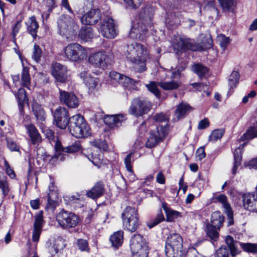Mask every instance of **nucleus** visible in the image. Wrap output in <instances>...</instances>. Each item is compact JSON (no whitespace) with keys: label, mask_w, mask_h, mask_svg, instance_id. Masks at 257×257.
Here are the masks:
<instances>
[{"label":"nucleus","mask_w":257,"mask_h":257,"mask_svg":"<svg viewBox=\"0 0 257 257\" xmlns=\"http://www.w3.org/2000/svg\"><path fill=\"white\" fill-rule=\"evenodd\" d=\"M126 58L133 63V68L138 72L146 70V59L148 52L142 44L133 43L127 46L125 52Z\"/></svg>","instance_id":"nucleus-1"},{"label":"nucleus","mask_w":257,"mask_h":257,"mask_svg":"<svg viewBox=\"0 0 257 257\" xmlns=\"http://www.w3.org/2000/svg\"><path fill=\"white\" fill-rule=\"evenodd\" d=\"M69 129L70 134L76 138H86L91 135L89 126L79 114L70 118Z\"/></svg>","instance_id":"nucleus-2"},{"label":"nucleus","mask_w":257,"mask_h":257,"mask_svg":"<svg viewBox=\"0 0 257 257\" xmlns=\"http://www.w3.org/2000/svg\"><path fill=\"white\" fill-rule=\"evenodd\" d=\"M212 46V41L210 36L204 38L201 41V44L194 43L190 39L180 38L174 48L180 50H190L193 51H204L210 49Z\"/></svg>","instance_id":"nucleus-3"},{"label":"nucleus","mask_w":257,"mask_h":257,"mask_svg":"<svg viewBox=\"0 0 257 257\" xmlns=\"http://www.w3.org/2000/svg\"><path fill=\"white\" fill-rule=\"evenodd\" d=\"M58 27L60 34L70 39H72L78 28L74 19L67 15H63L60 17L58 20Z\"/></svg>","instance_id":"nucleus-4"},{"label":"nucleus","mask_w":257,"mask_h":257,"mask_svg":"<svg viewBox=\"0 0 257 257\" xmlns=\"http://www.w3.org/2000/svg\"><path fill=\"white\" fill-rule=\"evenodd\" d=\"M121 216L124 228L131 232H135L140 225L137 209L134 207L127 206Z\"/></svg>","instance_id":"nucleus-5"},{"label":"nucleus","mask_w":257,"mask_h":257,"mask_svg":"<svg viewBox=\"0 0 257 257\" xmlns=\"http://www.w3.org/2000/svg\"><path fill=\"white\" fill-rule=\"evenodd\" d=\"M130 248L133 257H147L148 246L143 236L134 235L130 241Z\"/></svg>","instance_id":"nucleus-6"},{"label":"nucleus","mask_w":257,"mask_h":257,"mask_svg":"<svg viewBox=\"0 0 257 257\" xmlns=\"http://www.w3.org/2000/svg\"><path fill=\"white\" fill-rule=\"evenodd\" d=\"M65 56L69 60L77 62L87 57L86 49L77 43H71L64 49Z\"/></svg>","instance_id":"nucleus-7"},{"label":"nucleus","mask_w":257,"mask_h":257,"mask_svg":"<svg viewBox=\"0 0 257 257\" xmlns=\"http://www.w3.org/2000/svg\"><path fill=\"white\" fill-rule=\"evenodd\" d=\"M183 239L178 234L173 233L167 238L165 246V253L167 257H175L182 248Z\"/></svg>","instance_id":"nucleus-8"},{"label":"nucleus","mask_w":257,"mask_h":257,"mask_svg":"<svg viewBox=\"0 0 257 257\" xmlns=\"http://www.w3.org/2000/svg\"><path fill=\"white\" fill-rule=\"evenodd\" d=\"M152 107V104L148 99L136 98L132 100L129 112L136 116H140L147 114Z\"/></svg>","instance_id":"nucleus-9"},{"label":"nucleus","mask_w":257,"mask_h":257,"mask_svg":"<svg viewBox=\"0 0 257 257\" xmlns=\"http://www.w3.org/2000/svg\"><path fill=\"white\" fill-rule=\"evenodd\" d=\"M56 219L60 225L66 228L76 226L79 221V217L77 215L66 211L59 212Z\"/></svg>","instance_id":"nucleus-10"},{"label":"nucleus","mask_w":257,"mask_h":257,"mask_svg":"<svg viewBox=\"0 0 257 257\" xmlns=\"http://www.w3.org/2000/svg\"><path fill=\"white\" fill-rule=\"evenodd\" d=\"M54 120L55 124L61 129H65L67 126L70 118L67 110L63 107H59L54 111Z\"/></svg>","instance_id":"nucleus-11"},{"label":"nucleus","mask_w":257,"mask_h":257,"mask_svg":"<svg viewBox=\"0 0 257 257\" xmlns=\"http://www.w3.org/2000/svg\"><path fill=\"white\" fill-rule=\"evenodd\" d=\"M109 77L112 80L130 89H136L139 83V81H135L132 78L115 71H111L109 73Z\"/></svg>","instance_id":"nucleus-12"},{"label":"nucleus","mask_w":257,"mask_h":257,"mask_svg":"<svg viewBox=\"0 0 257 257\" xmlns=\"http://www.w3.org/2000/svg\"><path fill=\"white\" fill-rule=\"evenodd\" d=\"M99 30L101 35L107 39H113L117 35V32L112 18L104 19L101 23Z\"/></svg>","instance_id":"nucleus-13"},{"label":"nucleus","mask_w":257,"mask_h":257,"mask_svg":"<svg viewBox=\"0 0 257 257\" xmlns=\"http://www.w3.org/2000/svg\"><path fill=\"white\" fill-rule=\"evenodd\" d=\"M170 74H171V81H161L158 83V85L165 90L176 89L181 84V82L178 80L180 77V73L179 71L174 72L169 71L167 75Z\"/></svg>","instance_id":"nucleus-14"},{"label":"nucleus","mask_w":257,"mask_h":257,"mask_svg":"<svg viewBox=\"0 0 257 257\" xmlns=\"http://www.w3.org/2000/svg\"><path fill=\"white\" fill-rule=\"evenodd\" d=\"M149 27L137 21L133 23L129 37L133 39L143 40Z\"/></svg>","instance_id":"nucleus-15"},{"label":"nucleus","mask_w":257,"mask_h":257,"mask_svg":"<svg viewBox=\"0 0 257 257\" xmlns=\"http://www.w3.org/2000/svg\"><path fill=\"white\" fill-rule=\"evenodd\" d=\"M165 133L162 127H157L155 131L151 132L146 143L147 148H152L155 147L165 137Z\"/></svg>","instance_id":"nucleus-16"},{"label":"nucleus","mask_w":257,"mask_h":257,"mask_svg":"<svg viewBox=\"0 0 257 257\" xmlns=\"http://www.w3.org/2000/svg\"><path fill=\"white\" fill-rule=\"evenodd\" d=\"M89 62L94 67L104 69L108 63L107 56L103 52H98L90 55Z\"/></svg>","instance_id":"nucleus-17"},{"label":"nucleus","mask_w":257,"mask_h":257,"mask_svg":"<svg viewBox=\"0 0 257 257\" xmlns=\"http://www.w3.org/2000/svg\"><path fill=\"white\" fill-rule=\"evenodd\" d=\"M92 145L98 149L96 152L91 153V157H88V159L95 165L97 166L101 163L103 160V157L100 153V149H105L106 145L105 142L101 140H95L92 142Z\"/></svg>","instance_id":"nucleus-18"},{"label":"nucleus","mask_w":257,"mask_h":257,"mask_svg":"<svg viewBox=\"0 0 257 257\" xmlns=\"http://www.w3.org/2000/svg\"><path fill=\"white\" fill-rule=\"evenodd\" d=\"M59 98L61 102L70 108H76L79 105V100L76 96L64 90H59Z\"/></svg>","instance_id":"nucleus-19"},{"label":"nucleus","mask_w":257,"mask_h":257,"mask_svg":"<svg viewBox=\"0 0 257 257\" xmlns=\"http://www.w3.org/2000/svg\"><path fill=\"white\" fill-rule=\"evenodd\" d=\"M52 74L57 81L64 82L67 78V68L59 63H55L52 65Z\"/></svg>","instance_id":"nucleus-20"},{"label":"nucleus","mask_w":257,"mask_h":257,"mask_svg":"<svg viewBox=\"0 0 257 257\" xmlns=\"http://www.w3.org/2000/svg\"><path fill=\"white\" fill-rule=\"evenodd\" d=\"M43 214V211H40L35 216L32 235V239L34 242H38L39 241L42 232V226L44 223Z\"/></svg>","instance_id":"nucleus-21"},{"label":"nucleus","mask_w":257,"mask_h":257,"mask_svg":"<svg viewBox=\"0 0 257 257\" xmlns=\"http://www.w3.org/2000/svg\"><path fill=\"white\" fill-rule=\"evenodd\" d=\"M101 18L99 10H91L84 14L81 19V22L84 25H94L96 24Z\"/></svg>","instance_id":"nucleus-22"},{"label":"nucleus","mask_w":257,"mask_h":257,"mask_svg":"<svg viewBox=\"0 0 257 257\" xmlns=\"http://www.w3.org/2000/svg\"><path fill=\"white\" fill-rule=\"evenodd\" d=\"M212 200L214 202H218L222 204L224 211L229 219V224H231L230 222L231 221H232L233 212L231 209L230 204L227 201V197L225 195L221 194L217 196H214Z\"/></svg>","instance_id":"nucleus-23"},{"label":"nucleus","mask_w":257,"mask_h":257,"mask_svg":"<svg viewBox=\"0 0 257 257\" xmlns=\"http://www.w3.org/2000/svg\"><path fill=\"white\" fill-rule=\"evenodd\" d=\"M154 12L153 8L149 6H145L141 11L138 21L143 24H146V25L150 28L151 20L154 15Z\"/></svg>","instance_id":"nucleus-24"},{"label":"nucleus","mask_w":257,"mask_h":257,"mask_svg":"<svg viewBox=\"0 0 257 257\" xmlns=\"http://www.w3.org/2000/svg\"><path fill=\"white\" fill-rule=\"evenodd\" d=\"M25 127L32 144L34 145H38L41 142V137L36 127L32 124H26Z\"/></svg>","instance_id":"nucleus-25"},{"label":"nucleus","mask_w":257,"mask_h":257,"mask_svg":"<svg viewBox=\"0 0 257 257\" xmlns=\"http://www.w3.org/2000/svg\"><path fill=\"white\" fill-rule=\"evenodd\" d=\"M191 109V107L188 104L184 102L180 103L175 110L174 120L177 121L184 118Z\"/></svg>","instance_id":"nucleus-26"},{"label":"nucleus","mask_w":257,"mask_h":257,"mask_svg":"<svg viewBox=\"0 0 257 257\" xmlns=\"http://www.w3.org/2000/svg\"><path fill=\"white\" fill-rule=\"evenodd\" d=\"M80 77L91 91H93L98 85L97 79L91 77L87 71H82L80 73Z\"/></svg>","instance_id":"nucleus-27"},{"label":"nucleus","mask_w":257,"mask_h":257,"mask_svg":"<svg viewBox=\"0 0 257 257\" xmlns=\"http://www.w3.org/2000/svg\"><path fill=\"white\" fill-rule=\"evenodd\" d=\"M125 119V116L122 114L108 115L105 117L104 121L105 123L110 127L118 126L121 122Z\"/></svg>","instance_id":"nucleus-28"},{"label":"nucleus","mask_w":257,"mask_h":257,"mask_svg":"<svg viewBox=\"0 0 257 257\" xmlns=\"http://www.w3.org/2000/svg\"><path fill=\"white\" fill-rule=\"evenodd\" d=\"M162 207L166 213V219L168 222L173 221L175 219L181 216L180 212L173 210L169 207L168 204L165 202H162Z\"/></svg>","instance_id":"nucleus-29"},{"label":"nucleus","mask_w":257,"mask_h":257,"mask_svg":"<svg viewBox=\"0 0 257 257\" xmlns=\"http://www.w3.org/2000/svg\"><path fill=\"white\" fill-rule=\"evenodd\" d=\"M26 25L27 26V30L30 35L34 39H35L37 35V30L39 28V25L36 18L34 16L30 17L27 22H26Z\"/></svg>","instance_id":"nucleus-30"},{"label":"nucleus","mask_w":257,"mask_h":257,"mask_svg":"<svg viewBox=\"0 0 257 257\" xmlns=\"http://www.w3.org/2000/svg\"><path fill=\"white\" fill-rule=\"evenodd\" d=\"M104 191V186L100 182L97 183L94 186L87 192L88 197L96 199L101 196Z\"/></svg>","instance_id":"nucleus-31"},{"label":"nucleus","mask_w":257,"mask_h":257,"mask_svg":"<svg viewBox=\"0 0 257 257\" xmlns=\"http://www.w3.org/2000/svg\"><path fill=\"white\" fill-rule=\"evenodd\" d=\"M243 145H240L239 147L235 150L234 154V163L233 167L232 169V172L233 175H235L238 166L240 165V161L242 159V149Z\"/></svg>","instance_id":"nucleus-32"},{"label":"nucleus","mask_w":257,"mask_h":257,"mask_svg":"<svg viewBox=\"0 0 257 257\" xmlns=\"http://www.w3.org/2000/svg\"><path fill=\"white\" fill-rule=\"evenodd\" d=\"M10 190L9 184L5 174L0 172V191L3 196L8 195Z\"/></svg>","instance_id":"nucleus-33"},{"label":"nucleus","mask_w":257,"mask_h":257,"mask_svg":"<svg viewBox=\"0 0 257 257\" xmlns=\"http://www.w3.org/2000/svg\"><path fill=\"white\" fill-rule=\"evenodd\" d=\"M225 242L229 248L230 253L232 256H234L239 253V250L237 247L238 242L235 241L233 237L229 235L227 236L225 239Z\"/></svg>","instance_id":"nucleus-34"},{"label":"nucleus","mask_w":257,"mask_h":257,"mask_svg":"<svg viewBox=\"0 0 257 257\" xmlns=\"http://www.w3.org/2000/svg\"><path fill=\"white\" fill-rule=\"evenodd\" d=\"M224 221V217L221 214L220 212L215 211L212 213L211 215V225L210 226L219 229L222 226Z\"/></svg>","instance_id":"nucleus-35"},{"label":"nucleus","mask_w":257,"mask_h":257,"mask_svg":"<svg viewBox=\"0 0 257 257\" xmlns=\"http://www.w3.org/2000/svg\"><path fill=\"white\" fill-rule=\"evenodd\" d=\"M79 37L83 41H88L93 37L92 28L90 27H83L79 32Z\"/></svg>","instance_id":"nucleus-36"},{"label":"nucleus","mask_w":257,"mask_h":257,"mask_svg":"<svg viewBox=\"0 0 257 257\" xmlns=\"http://www.w3.org/2000/svg\"><path fill=\"white\" fill-rule=\"evenodd\" d=\"M123 239V232L122 231H118L115 232L110 237L112 246L117 247L121 245Z\"/></svg>","instance_id":"nucleus-37"},{"label":"nucleus","mask_w":257,"mask_h":257,"mask_svg":"<svg viewBox=\"0 0 257 257\" xmlns=\"http://www.w3.org/2000/svg\"><path fill=\"white\" fill-rule=\"evenodd\" d=\"M17 97L18 99L20 111L21 113H22L23 111L24 103L27 100L25 90L22 88L19 89Z\"/></svg>","instance_id":"nucleus-38"},{"label":"nucleus","mask_w":257,"mask_h":257,"mask_svg":"<svg viewBox=\"0 0 257 257\" xmlns=\"http://www.w3.org/2000/svg\"><path fill=\"white\" fill-rule=\"evenodd\" d=\"M33 111L37 119L43 121L45 120V112L42 106L38 103H34L32 106Z\"/></svg>","instance_id":"nucleus-39"},{"label":"nucleus","mask_w":257,"mask_h":257,"mask_svg":"<svg viewBox=\"0 0 257 257\" xmlns=\"http://www.w3.org/2000/svg\"><path fill=\"white\" fill-rule=\"evenodd\" d=\"M22 85L25 87L29 88V85L30 84L31 78L29 75V69L27 67H24L22 72V78H21Z\"/></svg>","instance_id":"nucleus-40"},{"label":"nucleus","mask_w":257,"mask_h":257,"mask_svg":"<svg viewBox=\"0 0 257 257\" xmlns=\"http://www.w3.org/2000/svg\"><path fill=\"white\" fill-rule=\"evenodd\" d=\"M257 137V130L254 127H249L245 133L240 138V140L244 141L252 139Z\"/></svg>","instance_id":"nucleus-41"},{"label":"nucleus","mask_w":257,"mask_h":257,"mask_svg":"<svg viewBox=\"0 0 257 257\" xmlns=\"http://www.w3.org/2000/svg\"><path fill=\"white\" fill-rule=\"evenodd\" d=\"M192 70L199 77L204 76L208 71L207 68L199 64H196L192 66Z\"/></svg>","instance_id":"nucleus-42"},{"label":"nucleus","mask_w":257,"mask_h":257,"mask_svg":"<svg viewBox=\"0 0 257 257\" xmlns=\"http://www.w3.org/2000/svg\"><path fill=\"white\" fill-rule=\"evenodd\" d=\"M239 79V74L237 71H234L230 75L228 79V84L230 86V91L236 86Z\"/></svg>","instance_id":"nucleus-43"},{"label":"nucleus","mask_w":257,"mask_h":257,"mask_svg":"<svg viewBox=\"0 0 257 257\" xmlns=\"http://www.w3.org/2000/svg\"><path fill=\"white\" fill-rule=\"evenodd\" d=\"M218 2L224 11H230L236 6L235 0H218Z\"/></svg>","instance_id":"nucleus-44"},{"label":"nucleus","mask_w":257,"mask_h":257,"mask_svg":"<svg viewBox=\"0 0 257 257\" xmlns=\"http://www.w3.org/2000/svg\"><path fill=\"white\" fill-rule=\"evenodd\" d=\"M64 200L71 205L74 204L82 205L81 204V199L80 198V195L78 194H77L76 195L66 196L64 197Z\"/></svg>","instance_id":"nucleus-45"},{"label":"nucleus","mask_w":257,"mask_h":257,"mask_svg":"<svg viewBox=\"0 0 257 257\" xmlns=\"http://www.w3.org/2000/svg\"><path fill=\"white\" fill-rule=\"evenodd\" d=\"M240 246L244 251L248 252H257V244L255 243H241Z\"/></svg>","instance_id":"nucleus-46"},{"label":"nucleus","mask_w":257,"mask_h":257,"mask_svg":"<svg viewBox=\"0 0 257 257\" xmlns=\"http://www.w3.org/2000/svg\"><path fill=\"white\" fill-rule=\"evenodd\" d=\"M217 228L209 226L207 229V234L212 240L216 241L218 238V233L216 230Z\"/></svg>","instance_id":"nucleus-47"},{"label":"nucleus","mask_w":257,"mask_h":257,"mask_svg":"<svg viewBox=\"0 0 257 257\" xmlns=\"http://www.w3.org/2000/svg\"><path fill=\"white\" fill-rule=\"evenodd\" d=\"M146 86L148 89L157 97L159 98L160 96V92L156 82L151 81L149 84H146Z\"/></svg>","instance_id":"nucleus-48"},{"label":"nucleus","mask_w":257,"mask_h":257,"mask_svg":"<svg viewBox=\"0 0 257 257\" xmlns=\"http://www.w3.org/2000/svg\"><path fill=\"white\" fill-rule=\"evenodd\" d=\"M224 134V131L222 129H217L212 132L209 136V140L211 142H215L220 139Z\"/></svg>","instance_id":"nucleus-49"},{"label":"nucleus","mask_w":257,"mask_h":257,"mask_svg":"<svg viewBox=\"0 0 257 257\" xmlns=\"http://www.w3.org/2000/svg\"><path fill=\"white\" fill-rule=\"evenodd\" d=\"M218 41L219 42V45L220 47L223 49L225 50L227 45L230 42V39L229 37H226L223 34H220L218 36Z\"/></svg>","instance_id":"nucleus-50"},{"label":"nucleus","mask_w":257,"mask_h":257,"mask_svg":"<svg viewBox=\"0 0 257 257\" xmlns=\"http://www.w3.org/2000/svg\"><path fill=\"white\" fill-rule=\"evenodd\" d=\"M133 154V153H131L128 154H127L124 159V164H125V168H126V170H127V171L130 173H131L132 175L134 174V172L133 170V166L132 165V161H134V160H133L132 161V157Z\"/></svg>","instance_id":"nucleus-51"},{"label":"nucleus","mask_w":257,"mask_h":257,"mask_svg":"<svg viewBox=\"0 0 257 257\" xmlns=\"http://www.w3.org/2000/svg\"><path fill=\"white\" fill-rule=\"evenodd\" d=\"M127 7L136 9L141 5L143 0H123Z\"/></svg>","instance_id":"nucleus-52"},{"label":"nucleus","mask_w":257,"mask_h":257,"mask_svg":"<svg viewBox=\"0 0 257 257\" xmlns=\"http://www.w3.org/2000/svg\"><path fill=\"white\" fill-rule=\"evenodd\" d=\"M42 56V50L37 45H35L34 51L32 55V58L36 62H38Z\"/></svg>","instance_id":"nucleus-53"},{"label":"nucleus","mask_w":257,"mask_h":257,"mask_svg":"<svg viewBox=\"0 0 257 257\" xmlns=\"http://www.w3.org/2000/svg\"><path fill=\"white\" fill-rule=\"evenodd\" d=\"M164 220V216L162 213V212H160L158 214L155 219L148 223V226L150 228H151L156 225L160 223L161 221Z\"/></svg>","instance_id":"nucleus-54"},{"label":"nucleus","mask_w":257,"mask_h":257,"mask_svg":"<svg viewBox=\"0 0 257 257\" xmlns=\"http://www.w3.org/2000/svg\"><path fill=\"white\" fill-rule=\"evenodd\" d=\"M80 149L79 143H75L72 145L67 146L63 149V152L68 153H74L78 151Z\"/></svg>","instance_id":"nucleus-55"},{"label":"nucleus","mask_w":257,"mask_h":257,"mask_svg":"<svg viewBox=\"0 0 257 257\" xmlns=\"http://www.w3.org/2000/svg\"><path fill=\"white\" fill-rule=\"evenodd\" d=\"M52 196L50 193L48 194V203L46 209L48 211L53 212L56 206V202L52 199Z\"/></svg>","instance_id":"nucleus-56"},{"label":"nucleus","mask_w":257,"mask_h":257,"mask_svg":"<svg viewBox=\"0 0 257 257\" xmlns=\"http://www.w3.org/2000/svg\"><path fill=\"white\" fill-rule=\"evenodd\" d=\"M228 250L225 246H221L215 253V257H228Z\"/></svg>","instance_id":"nucleus-57"},{"label":"nucleus","mask_w":257,"mask_h":257,"mask_svg":"<svg viewBox=\"0 0 257 257\" xmlns=\"http://www.w3.org/2000/svg\"><path fill=\"white\" fill-rule=\"evenodd\" d=\"M4 166L6 169V172L7 174L12 179L15 178V173L14 171V170L11 168L8 161L6 159L4 160Z\"/></svg>","instance_id":"nucleus-58"},{"label":"nucleus","mask_w":257,"mask_h":257,"mask_svg":"<svg viewBox=\"0 0 257 257\" xmlns=\"http://www.w3.org/2000/svg\"><path fill=\"white\" fill-rule=\"evenodd\" d=\"M77 245L78 248L81 251H88L89 248L88 245V242L86 240L82 239L78 240Z\"/></svg>","instance_id":"nucleus-59"},{"label":"nucleus","mask_w":257,"mask_h":257,"mask_svg":"<svg viewBox=\"0 0 257 257\" xmlns=\"http://www.w3.org/2000/svg\"><path fill=\"white\" fill-rule=\"evenodd\" d=\"M21 27H22V25H21V23L20 21L17 22V23L13 26L12 35H13V37L14 40H15V37H16V35H17V34L19 33V30H20V28H21Z\"/></svg>","instance_id":"nucleus-60"},{"label":"nucleus","mask_w":257,"mask_h":257,"mask_svg":"<svg viewBox=\"0 0 257 257\" xmlns=\"http://www.w3.org/2000/svg\"><path fill=\"white\" fill-rule=\"evenodd\" d=\"M7 146L8 148L12 151H19V147L17 144L13 141L8 140L7 141Z\"/></svg>","instance_id":"nucleus-61"},{"label":"nucleus","mask_w":257,"mask_h":257,"mask_svg":"<svg viewBox=\"0 0 257 257\" xmlns=\"http://www.w3.org/2000/svg\"><path fill=\"white\" fill-rule=\"evenodd\" d=\"M153 119L157 122H163L167 119L166 116L163 113H156L154 116Z\"/></svg>","instance_id":"nucleus-62"},{"label":"nucleus","mask_w":257,"mask_h":257,"mask_svg":"<svg viewBox=\"0 0 257 257\" xmlns=\"http://www.w3.org/2000/svg\"><path fill=\"white\" fill-rule=\"evenodd\" d=\"M209 125V121L208 118H204L199 121L198 128L199 130H203L207 127Z\"/></svg>","instance_id":"nucleus-63"},{"label":"nucleus","mask_w":257,"mask_h":257,"mask_svg":"<svg viewBox=\"0 0 257 257\" xmlns=\"http://www.w3.org/2000/svg\"><path fill=\"white\" fill-rule=\"evenodd\" d=\"M49 253L51 257H57L56 255L58 253L59 249L56 246V245H53L52 246H50L48 247Z\"/></svg>","instance_id":"nucleus-64"}]
</instances>
